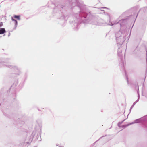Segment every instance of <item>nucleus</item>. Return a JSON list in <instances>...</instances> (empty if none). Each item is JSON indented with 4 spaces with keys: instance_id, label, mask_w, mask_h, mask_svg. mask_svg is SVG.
<instances>
[{
    "instance_id": "obj_3",
    "label": "nucleus",
    "mask_w": 147,
    "mask_h": 147,
    "mask_svg": "<svg viewBox=\"0 0 147 147\" xmlns=\"http://www.w3.org/2000/svg\"><path fill=\"white\" fill-rule=\"evenodd\" d=\"M12 20L13 21L15 22V23L16 24V25L17 24V21L16 20L14 19H13L12 18Z\"/></svg>"
},
{
    "instance_id": "obj_2",
    "label": "nucleus",
    "mask_w": 147,
    "mask_h": 147,
    "mask_svg": "<svg viewBox=\"0 0 147 147\" xmlns=\"http://www.w3.org/2000/svg\"><path fill=\"white\" fill-rule=\"evenodd\" d=\"M14 18H16L18 20H20V16H19L15 15L14 16Z\"/></svg>"
},
{
    "instance_id": "obj_1",
    "label": "nucleus",
    "mask_w": 147,
    "mask_h": 147,
    "mask_svg": "<svg viewBox=\"0 0 147 147\" xmlns=\"http://www.w3.org/2000/svg\"><path fill=\"white\" fill-rule=\"evenodd\" d=\"M6 32L5 29L4 28H1L0 29V34H3Z\"/></svg>"
}]
</instances>
